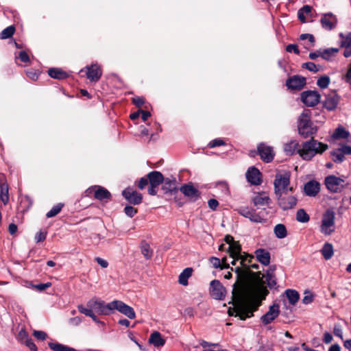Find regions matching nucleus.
<instances>
[{"mask_svg":"<svg viewBox=\"0 0 351 351\" xmlns=\"http://www.w3.org/2000/svg\"><path fill=\"white\" fill-rule=\"evenodd\" d=\"M337 20L336 16L332 13L328 12L323 14L319 22H336Z\"/></svg>","mask_w":351,"mask_h":351,"instance_id":"6e6d98bb","label":"nucleus"},{"mask_svg":"<svg viewBox=\"0 0 351 351\" xmlns=\"http://www.w3.org/2000/svg\"><path fill=\"white\" fill-rule=\"evenodd\" d=\"M77 309L80 313L88 317H90L95 323L99 322V320L98 319L97 317L95 315L93 311H90V308H86L82 304H80L77 306Z\"/></svg>","mask_w":351,"mask_h":351,"instance_id":"a19ab883","label":"nucleus"},{"mask_svg":"<svg viewBox=\"0 0 351 351\" xmlns=\"http://www.w3.org/2000/svg\"><path fill=\"white\" fill-rule=\"evenodd\" d=\"M8 189V184L7 183L1 184L0 200H1L4 204H6L9 201Z\"/></svg>","mask_w":351,"mask_h":351,"instance_id":"79ce46f5","label":"nucleus"},{"mask_svg":"<svg viewBox=\"0 0 351 351\" xmlns=\"http://www.w3.org/2000/svg\"><path fill=\"white\" fill-rule=\"evenodd\" d=\"M254 254L256 255V257L258 262H260L261 264L267 266L270 263V253L266 250L265 249L259 248L257 249Z\"/></svg>","mask_w":351,"mask_h":351,"instance_id":"b1692460","label":"nucleus"},{"mask_svg":"<svg viewBox=\"0 0 351 351\" xmlns=\"http://www.w3.org/2000/svg\"><path fill=\"white\" fill-rule=\"evenodd\" d=\"M335 218V213L331 210H327L324 214L320 230L325 235H330L334 232Z\"/></svg>","mask_w":351,"mask_h":351,"instance_id":"0eeeda50","label":"nucleus"},{"mask_svg":"<svg viewBox=\"0 0 351 351\" xmlns=\"http://www.w3.org/2000/svg\"><path fill=\"white\" fill-rule=\"evenodd\" d=\"M325 184L327 189L333 193L341 192L345 186L343 179L335 176H328L325 178Z\"/></svg>","mask_w":351,"mask_h":351,"instance_id":"1a4fd4ad","label":"nucleus"},{"mask_svg":"<svg viewBox=\"0 0 351 351\" xmlns=\"http://www.w3.org/2000/svg\"><path fill=\"white\" fill-rule=\"evenodd\" d=\"M339 36L341 38V46L345 48L343 56L346 58L351 56V33L344 36L343 33H340Z\"/></svg>","mask_w":351,"mask_h":351,"instance_id":"a878e982","label":"nucleus"},{"mask_svg":"<svg viewBox=\"0 0 351 351\" xmlns=\"http://www.w3.org/2000/svg\"><path fill=\"white\" fill-rule=\"evenodd\" d=\"M337 52H338V49L337 48H328L323 51L320 50V56L324 60H329Z\"/></svg>","mask_w":351,"mask_h":351,"instance_id":"8fccbe9b","label":"nucleus"},{"mask_svg":"<svg viewBox=\"0 0 351 351\" xmlns=\"http://www.w3.org/2000/svg\"><path fill=\"white\" fill-rule=\"evenodd\" d=\"M306 78L300 75H293L286 81V86L292 90H300L306 85Z\"/></svg>","mask_w":351,"mask_h":351,"instance_id":"4468645a","label":"nucleus"},{"mask_svg":"<svg viewBox=\"0 0 351 351\" xmlns=\"http://www.w3.org/2000/svg\"><path fill=\"white\" fill-rule=\"evenodd\" d=\"M311 115L312 111L311 110H304L298 120V133L304 138L316 134L317 131V126L313 125L311 120Z\"/></svg>","mask_w":351,"mask_h":351,"instance_id":"7ed1b4c3","label":"nucleus"},{"mask_svg":"<svg viewBox=\"0 0 351 351\" xmlns=\"http://www.w3.org/2000/svg\"><path fill=\"white\" fill-rule=\"evenodd\" d=\"M94 193V197L100 202L107 203L111 200V193L104 187L101 186H93L85 191L86 195L89 196Z\"/></svg>","mask_w":351,"mask_h":351,"instance_id":"423d86ee","label":"nucleus"},{"mask_svg":"<svg viewBox=\"0 0 351 351\" xmlns=\"http://www.w3.org/2000/svg\"><path fill=\"white\" fill-rule=\"evenodd\" d=\"M252 202L254 206L259 208L264 206H268L271 202V199L265 193H261L257 194L253 197Z\"/></svg>","mask_w":351,"mask_h":351,"instance_id":"cd10ccee","label":"nucleus"},{"mask_svg":"<svg viewBox=\"0 0 351 351\" xmlns=\"http://www.w3.org/2000/svg\"><path fill=\"white\" fill-rule=\"evenodd\" d=\"M339 96L335 92L329 93L326 96L324 107L330 111L335 110L339 102Z\"/></svg>","mask_w":351,"mask_h":351,"instance_id":"5701e85b","label":"nucleus"},{"mask_svg":"<svg viewBox=\"0 0 351 351\" xmlns=\"http://www.w3.org/2000/svg\"><path fill=\"white\" fill-rule=\"evenodd\" d=\"M283 149L286 155L293 156L297 153L299 154L300 147L299 143L296 140H291L284 144Z\"/></svg>","mask_w":351,"mask_h":351,"instance_id":"393cba45","label":"nucleus"},{"mask_svg":"<svg viewBox=\"0 0 351 351\" xmlns=\"http://www.w3.org/2000/svg\"><path fill=\"white\" fill-rule=\"evenodd\" d=\"M19 336L22 339H25L24 343L25 345L29 348L31 351H37V347L34 343L32 338H30L25 331L21 330L19 332Z\"/></svg>","mask_w":351,"mask_h":351,"instance_id":"c9c22d12","label":"nucleus"},{"mask_svg":"<svg viewBox=\"0 0 351 351\" xmlns=\"http://www.w3.org/2000/svg\"><path fill=\"white\" fill-rule=\"evenodd\" d=\"M113 304L114 300L109 303H106L102 300L94 297L87 302V307L86 308H90L93 311H95L99 315H109L113 313Z\"/></svg>","mask_w":351,"mask_h":351,"instance_id":"20e7f679","label":"nucleus"},{"mask_svg":"<svg viewBox=\"0 0 351 351\" xmlns=\"http://www.w3.org/2000/svg\"><path fill=\"white\" fill-rule=\"evenodd\" d=\"M285 293L289 303L292 305H295L300 298L298 292L293 289H287Z\"/></svg>","mask_w":351,"mask_h":351,"instance_id":"4c0bfd02","label":"nucleus"},{"mask_svg":"<svg viewBox=\"0 0 351 351\" xmlns=\"http://www.w3.org/2000/svg\"><path fill=\"white\" fill-rule=\"evenodd\" d=\"M241 247L237 241L233 243H230V245L228 247V252L230 257L241 258V256H246L247 254L242 255L241 254Z\"/></svg>","mask_w":351,"mask_h":351,"instance_id":"72a5a7b5","label":"nucleus"},{"mask_svg":"<svg viewBox=\"0 0 351 351\" xmlns=\"http://www.w3.org/2000/svg\"><path fill=\"white\" fill-rule=\"evenodd\" d=\"M15 60L16 63L18 65H20V64L18 62L19 60L23 63H27L29 62L30 59L26 51H21L18 53H15Z\"/></svg>","mask_w":351,"mask_h":351,"instance_id":"de8ad7c7","label":"nucleus"},{"mask_svg":"<svg viewBox=\"0 0 351 351\" xmlns=\"http://www.w3.org/2000/svg\"><path fill=\"white\" fill-rule=\"evenodd\" d=\"M47 237V232L45 231H39L36 235H35V241L36 243H40L45 240Z\"/></svg>","mask_w":351,"mask_h":351,"instance_id":"680f3d73","label":"nucleus"},{"mask_svg":"<svg viewBox=\"0 0 351 351\" xmlns=\"http://www.w3.org/2000/svg\"><path fill=\"white\" fill-rule=\"evenodd\" d=\"M114 311H119L131 319L136 317V313L134 308L121 300H114L113 313Z\"/></svg>","mask_w":351,"mask_h":351,"instance_id":"f8f14e48","label":"nucleus"},{"mask_svg":"<svg viewBox=\"0 0 351 351\" xmlns=\"http://www.w3.org/2000/svg\"><path fill=\"white\" fill-rule=\"evenodd\" d=\"M269 293L267 288L262 284H256L248 287L243 279H239L233 285L232 302L234 308L228 310L230 315L238 316L240 319L245 320L254 315Z\"/></svg>","mask_w":351,"mask_h":351,"instance_id":"f257e3e1","label":"nucleus"},{"mask_svg":"<svg viewBox=\"0 0 351 351\" xmlns=\"http://www.w3.org/2000/svg\"><path fill=\"white\" fill-rule=\"evenodd\" d=\"M149 342L155 347H161L165 345V340L162 337L159 332L154 331L150 335Z\"/></svg>","mask_w":351,"mask_h":351,"instance_id":"7c9ffc66","label":"nucleus"},{"mask_svg":"<svg viewBox=\"0 0 351 351\" xmlns=\"http://www.w3.org/2000/svg\"><path fill=\"white\" fill-rule=\"evenodd\" d=\"M33 335L39 340H45L46 339L47 335L46 332L41 330H34Z\"/></svg>","mask_w":351,"mask_h":351,"instance_id":"e2e57ef3","label":"nucleus"},{"mask_svg":"<svg viewBox=\"0 0 351 351\" xmlns=\"http://www.w3.org/2000/svg\"><path fill=\"white\" fill-rule=\"evenodd\" d=\"M330 83V77L324 75L319 77L317 81V85L321 88H326Z\"/></svg>","mask_w":351,"mask_h":351,"instance_id":"603ef678","label":"nucleus"},{"mask_svg":"<svg viewBox=\"0 0 351 351\" xmlns=\"http://www.w3.org/2000/svg\"><path fill=\"white\" fill-rule=\"evenodd\" d=\"M232 258V261H231V265H236L237 263L239 261L240 265L236 267L234 269L231 268V269L235 271V273L237 274V282L239 279H243L244 282H245V271H243L241 267L243 268L244 270H247L250 268V266L248 265V263L247 261H248V255H246V256H241V258L238 257H231ZM246 284V282H245Z\"/></svg>","mask_w":351,"mask_h":351,"instance_id":"6e6552de","label":"nucleus"},{"mask_svg":"<svg viewBox=\"0 0 351 351\" xmlns=\"http://www.w3.org/2000/svg\"><path fill=\"white\" fill-rule=\"evenodd\" d=\"M276 270V266L271 265L266 271L265 278L267 286L270 289L275 288L276 286V280L275 278L274 271Z\"/></svg>","mask_w":351,"mask_h":351,"instance_id":"c756f323","label":"nucleus"},{"mask_svg":"<svg viewBox=\"0 0 351 351\" xmlns=\"http://www.w3.org/2000/svg\"><path fill=\"white\" fill-rule=\"evenodd\" d=\"M124 212L127 216L132 217L137 213V209L132 206H126Z\"/></svg>","mask_w":351,"mask_h":351,"instance_id":"bf43d9fd","label":"nucleus"},{"mask_svg":"<svg viewBox=\"0 0 351 351\" xmlns=\"http://www.w3.org/2000/svg\"><path fill=\"white\" fill-rule=\"evenodd\" d=\"M26 75L32 80L36 81L39 77L40 72L38 70L30 69L26 71Z\"/></svg>","mask_w":351,"mask_h":351,"instance_id":"13d9d810","label":"nucleus"},{"mask_svg":"<svg viewBox=\"0 0 351 351\" xmlns=\"http://www.w3.org/2000/svg\"><path fill=\"white\" fill-rule=\"evenodd\" d=\"M300 38L302 40H304L306 39L308 40L309 44H308L306 46V48H309V47L314 46L315 38L312 34H302L300 36Z\"/></svg>","mask_w":351,"mask_h":351,"instance_id":"5fc2aeb1","label":"nucleus"},{"mask_svg":"<svg viewBox=\"0 0 351 351\" xmlns=\"http://www.w3.org/2000/svg\"><path fill=\"white\" fill-rule=\"evenodd\" d=\"M302 68H304L313 73H317L319 71V66H317L314 62H308L302 64Z\"/></svg>","mask_w":351,"mask_h":351,"instance_id":"864d4df0","label":"nucleus"},{"mask_svg":"<svg viewBox=\"0 0 351 351\" xmlns=\"http://www.w3.org/2000/svg\"><path fill=\"white\" fill-rule=\"evenodd\" d=\"M328 145L311 138L304 142L299 150V155L305 160H311L316 154H321L326 149Z\"/></svg>","mask_w":351,"mask_h":351,"instance_id":"f03ea898","label":"nucleus"},{"mask_svg":"<svg viewBox=\"0 0 351 351\" xmlns=\"http://www.w3.org/2000/svg\"><path fill=\"white\" fill-rule=\"evenodd\" d=\"M285 194L276 195L278 206L284 210L293 208L297 204V198L293 195L285 196Z\"/></svg>","mask_w":351,"mask_h":351,"instance_id":"ddd939ff","label":"nucleus"},{"mask_svg":"<svg viewBox=\"0 0 351 351\" xmlns=\"http://www.w3.org/2000/svg\"><path fill=\"white\" fill-rule=\"evenodd\" d=\"M225 145V142L222 139H221V138H215V139L211 141L208 143V146L210 148H213V147H218V146H221V145Z\"/></svg>","mask_w":351,"mask_h":351,"instance_id":"052dcab7","label":"nucleus"},{"mask_svg":"<svg viewBox=\"0 0 351 351\" xmlns=\"http://www.w3.org/2000/svg\"><path fill=\"white\" fill-rule=\"evenodd\" d=\"M321 252L326 260L330 259L334 254L332 245L329 243H326L323 245Z\"/></svg>","mask_w":351,"mask_h":351,"instance_id":"ea45409f","label":"nucleus"},{"mask_svg":"<svg viewBox=\"0 0 351 351\" xmlns=\"http://www.w3.org/2000/svg\"><path fill=\"white\" fill-rule=\"evenodd\" d=\"M296 220L301 223H306L310 220V217L303 208H300L296 213Z\"/></svg>","mask_w":351,"mask_h":351,"instance_id":"49530a36","label":"nucleus"},{"mask_svg":"<svg viewBox=\"0 0 351 351\" xmlns=\"http://www.w3.org/2000/svg\"><path fill=\"white\" fill-rule=\"evenodd\" d=\"M280 315V306L274 303L269 306V311L261 317V320L264 325L271 324Z\"/></svg>","mask_w":351,"mask_h":351,"instance_id":"2eb2a0df","label":"nucleus"},{"mask_svg":"<svg viewBox=\"0 0 351 351\" xmlns=\"http://www.w3.org/2000/svg\"><path fill=\"white\" fill-rule=\"evenodd\" d=\"M226 288L218 280H213L210 283V294L217 300H223L226 296Z\"/></svg>","mask_w":351,"mask_h":351,"instance_id":"9d476101","label":"nucleus"},{"mask_svg":"<svg viewBox=\"0 0 351 351\" xmlns=\"http://www.w3.org/2000/svg\"><path fill=\"white\" fill-rule=\"evenodd\" d=\"M51 286V282H46V283H40V284H38V285H33V284H30V287L39 291H43L44 290H45L46 289L50 287Z\"/></svg>","mask_w":351,"mask_h":351,"instance_id":"4d7b16f0","label":"nucleus"},{"mask_svg":"<svg viewBox=\"0 0 351 351\" xmlns=\"http://www.w3.org/2000/svg\"><path fill=\"white\" fill-rule=\"evenodd\" d=\"M141 253L146 259H149L153 255V251L150 245L145 241H142L141 243Z\"/></svg>","mask_w":351,"mask_h":351,"instance_id":"37998d69","label":"nucleus"},{"mask_svg":"<svg viewBox=\"0 0 351 351\" xmlns=\"http://www.w3.org/2000/svg\"><path fill=\"white\" fill-rule=\"evenodd\" d=\"M162 184V190L165 193L176 195L178 193L179 189L177 187V180L175 178L171 177L164 178V181Z\"/></svg>","mask_w":351,"mask_h":351,"instance_id":"aec40b11","label":"nucleus"},{"mask_svg":"<svg viewBox=\"0 0 351 351\" xmlns=\"http://www.w3.org/2000/svg\"><path fill=\"white\" fill-rule=\"evenodd\" d=\"M305 295L302 298V302L305 304H310L313 302V295L309 291H305Z\"/></svg>","mask_w":351,"mask_h":351,"instance_id":"0e129e2a","label":"nucleus"},{"mask_svg":"<svg viewBox=\"0 0 351 351\" xmlns=\"http://www.w3.org/2000/svg\"><path fill=\"white\" fill-rule=\"evenodd\" d=\"M319 184L316 181H309L305 184L304 190L306 195L315 196L319 191Z\"/></svg>","mask_w":351,"mask_h":351,"instance_id":"c85d7f7f","label":"nucleus"},{"mask_svg":"<svg viewBox=\"0 0 351 351\" xmlns=\"http://www.w3.org/2000/svg\"><path fill=\"white\" fill-rule=\"evenodd\" d=\"M122 195L128 202L134 205L140 204L143 199L142 195L131 188L124 189Z\"/></svg>","mask_w":351,"mask_h":351,"instance_id":"a211bd4d","label":"nucleus"},{"mask_svg":"<svg viewBox=\"0 0 351 351\" xmlns=\"http://www.w3.org/2000/svg\"><path fill=\"white\" fill-rule=\"evenodd\" d=\"M339 150L343 153V155L345 154H351V146L348 145H343L341 146V147L338 148Z\"/></svg>","mask_w":351,"mask_h":351,"instance_id":"338daca9","label":"nucleus"},{"mask_svg":"<svg viewBox=\"0 0 351 351\" xmlns=\"http://www.w3.org/2000/svg\"><path fill=\"white\" fill-rule=\"evenodd\" d=\"M86 76L91 82H97L102 75V71L97 64L86 66Z\"/></svg>","mask_w":351,"mask_h":351,"instance_id":"4be33fe9","label":"nucleus"},{"mask_svg":"<svg viewBox=\"0 0 351 351\" xmlns=\"http://www.w3.org/2000/svg\"><path fill=\"white\" fill-rule=\"evenodd\" d=\"M186 197L192 199L193 200L197 199L200 196V192L194 187L192 183L184 184L179 189Z\"/></svg>","mask_w":351,"mask_h":351,"instance_id":"412c9836","label":"nucleus"},{"mask_svg":"<svg viewBox=\"0 0 351 351\" xmlns=\"http://www.w3.org/2000/svg\"><path fill=\"white\" fill-rule=\"evenodd\" d=\"M312 7L305 5L298 11V16L300 22H305L306 16L313 17Z\"/></svg>","mask_w":351,"mask_h":351,"instance_id":"473e14b6","label":"nucleus"},{"mask_svg":"<svg viewBox=\"0 0 351 351\" xmlns=\"http://www.w3.org/2000/svg\"><path fill=\"white\" fill-rule=\"evenodd\" d=\"M290 173L286 171L283 173H276L274 182V193L276 195L280 194H288L289 191H292L293 188L290 184Z\"/></svg>","mask_w":351,"mask_h":351,"instance_id":"39448f33","label":"nucleus"},{"mask_svg":"<svg viewBox=\"0 0 351 351\" xmlns=\"http://www.w3.org/2000/svg\"><path fill=\"white\" fill-rule=\"evenodd\" d=\"M330 156H332V161L335 163H341L345 159L344 155L338 148L331 151Z\"/></svg>","mask_w":351,"mask_h":351,"instance_id":"a18cd8bd","label":"nucleus"},{"mask_svg":"<svg viewBox=\"0 0 351 351\" xmlns=\"http://www.w3.org/2000/svg\"><path fill=\"white\" fill-rule=\"evenodd\" d=\"M238 213L244 217L248 218L252 222L262 223L265 221L264 218L259 213H257L254 209L248 207L240 208Z\"/></svg>","mask_w":351,"mask_h":351,"instance_id":"dca6fc26","label":"nucleus"},{"mask_svg":"<svg viewBox=\"0 0 351 351\" xmlns=\"http://www.w3.org/2000/svg\"><path fill=\"white\" fill-rule=\"evenodd\" d=\"M332 136L335 139H345L349 136V132L343 128L339 127L335 130Z\"/></svg>","mask_w":351,"mask_h":351,"instance_id":"c03bdc74","label":"nucleus"},{"mask_svg":"<svg viewBox=\"0 0 351 351\" xmlns=\"http://www.w3.org/2000/svg\"><path fill=\"white\" fill-rule=\"evenodd\" d=\"M321 96L317 91L306 90L301 94L302 101L307 106L313 107L316 106L320 100Z\"/></svg>","mask_w":351,"mask_h":351,"instance_id":"9b49d317","label":"nucleus"},{"mask_svg":"<svg viewBox=\"0 0 351 351\" xmlns=\"http://www.w3.org/2000/svg\"><path fill=\"white\" fill-rule=\"evenodd\" d=\"M261 158L265 162H270L274 157L273 148L265 143H260L257 147Z\"/></svg>","mask_w":351,"mask_h":351,"instance_id":"f3484780","label":"nucleus"},{"mask_svg":"<svg viewBox=\"0 0 351 351\" xmlns=\"http://www.w3.org/2000/svg\"><path fill=\"white\" fill-rule=\"evenodd\" d=\"M49 75L53 79L64 80L69 77V74L60 68H51L48 70Z\"/></svg>","mask_w":351,"mask_h":351,"instance_id":"2f4dec72","label":"nucleus"},{"mask_svg":"<svg viewBox=\"0 0 351 351\" xmlns=\"http://www.w3.org/2000/svg\"><path fill=\"white\" fill-rule=\"evenodd\" d=\"M248 182L252 185L258 186L262 183L261 173L255 167H250L245 174Z\"/></svg>","mask_w":351,"mask_h":351,"instance_id":"6ab92c4d","label":"nucleus"},{"mask_svg":"<svg viewBox=\"0 0 351 351\" xmlns=\"http://www.w3.org/2000/svg\"><path fill=\"white\" fill-rule=\"evenodd\" d=\"M274 232L278 239H284L287 235V228L282 223H278L275 226Z\"/></svg>","mask_w":351,"mask_h":351,"instance_id":"58836bf2","label":"nucleus"},{"mask_svg":"<svg viewBox=\"0 0 351 351\" xmlns=\"http://www.w3.org/2000/svg\"><path fill=\"white\" fill-rule=\"evenodd\" d=\"M48 346L53 351H77L73 348L57 342H49Z\"/></svg>","mask_w":351,"mask_h":351,"instance_id":"e433bc0d","label":"nucleus"},{"mask_svg":"<svg viewBox=\"0 0 351 351\" xmlns=\"http://www.w3.org/2000/svg\"><path fill=\"white\" fill-rule=\"evenodd\" d=\"M150 185L158 186L164 181L163 175L158 171H153L147 175Z\"/></svg>","mask_w":351,"mask_h":351,"instance_id":"bb28decb","label":"nucleus"},{"mask_svg":"<svg viewBox=\"0 0 351 351\" xmlns=\"http://www.w3.org/2000/svg\"><path fill=\"white\" fill-rule=\"evenodd\" d=\"M193 269L191 267L185 268L179 275L178 282L183 286L188 285V280L192 276Z\"/></svg>","mask_w":351,"mask_h":351,"instance_id":"f704fd0d","label":"nucleus"},{"mask_svg":"<svg viewBox=\"0 0 351 351\" xmlns=\"http://www.w3.org/2000/svg\"><path fill=\"white\" fill-rule=\"evenodd\" d=\"M286 51L289 53L293 52L295 54H299L300 51L298 48V46L294 44H289L286 47Z\"/></svg>","mask_w":351,"mask_h":351,"instance_id":"69168bd1","label":"nucleus"},{"mask_svg":"<svg viewBox=\"0 0 351 351\" xmlns=\"http://www.w3.org/2000/svg\"><path fill=\"white\" fill-rule=\"evenodd\" d=\"M64 204L62 203H59L54 206L46 214V217L47 218H51L57 215L62 210Z\"/></svg>","mask_w":351,"mask_h":351,"instance_id":"3c124183","label":"nucleus"},{"mask_svg":"<svg viewBox=\"0 0 351 351\" xmlns=\"http://www.w3.org/2000/svg\"><path fill=\"white\" fill-rule=\"evenodd\" d=\"M15 32V27L14 25H10L5 29H4L1 33H0V38L1 39H7L10 38Z\"/></svg>","mask_w":351,"mask_h":351,"instance_id":"09e8293b","label":"nucleus"},{"mask_svg":"<svg viewBox=\"0 0 351 351\" xmlns=\"http://www.w3.org/2000/svg\"><path fill=\"white\" fill-rule=\"evenodd\" d=\"M148 182H149V179L147 178H147L143 177L139 180L138 186L140 189L142 190L147 185Z\"/></svg>","mask_w":351,"mask_h":351,"instance_id":"774afa93","label":"nucleus"}]
</instances>
